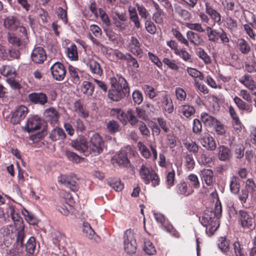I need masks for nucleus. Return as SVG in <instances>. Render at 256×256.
<instances>
[{"mask_svg": "<svg viewBox=\"0 0 256 256\" xmlns=\"http://www.w3.org/2000/svg\"><path fill=\"white\" fill-rule=\"evenodd\" d=\"M112 24L114 25V29L120 32L124 30L128 26V24L120 20H118L116 18H113Z\"/></svg>", "mask_w": 256, "mask_h": 256, "instance_id": "obj_54", "label": "nucleus"}, {"mask_svg": "<svg viewBox=\"0 0 256 256\" xmlns=\"http://www.w3.org/2000/svg\"><path fill=\"white\" fill-rule=\"evenodd\" d=\"M8 42L14 46H20L22 44V40L13 34H8Z\"/></svg>", "mask_w": 256, "mask_h": 256, "instance_id": "obj_59", "label": "nucleus"}, {"mask_svg": "<svg viewBox=\"0 0 256 256\" xmlns=\"http://www.w3.org/2000/svg\"><path fill=\"white\" fill-rule=\"evenodd\" d=\"M206 35L209 41L214 43L218 42L219 30L214 29L212 27L208 26L206 28Z\"/></svg>", "mask_w": 256, "mask_h": 256, "instance_id": "obj_37", "label": "nucleus"}, {"mask_svg": "<svg viewBox=\"0 0 256 256\" xmlns=\"http://www.w3.org/2000/svg\"><path fill=\"white\" fill-rule=\"evenodd\" d=\"M200 120L205 126L208 128L213 126L216 122L218 120L213 116L205 112L201 113Z\"/></svg>", "mask_w": 256, "mask_h": 256, "instance_id": "obj_29", "label": "nucleus"}, {"mask_svg": "<svg viewBox=\"0 0 256 256\" xmlns=\"http://www.w3.org/2000/svg\"><path fill=\"white\" fill-rule=\"evenodd\" d=\"M83 227V232L86 237L90 239H94L97 242H98L100 240V238L98 236L96 235L95 232L92 228L89 223L84 222Z\"/></svg>", "mask_w": 256, "mask_h": 256, "instance_id": "obj_23", "label": "nucleus"}, {"mask_svg": "<svg viewBox=\"0 0 256 256\" xmlns=\"http://www.w3.org/2000/svg\"><path fill=\"white\" fill-rule=\"evenodd\" d=\"M28 100L32 104L44 106L48 102L46 94L42 92H34L28 95Z\"/></svg>", "mask_w": 256, "mask_h": 256, "instance_id": "obj_11", "label": "nucleus"}, {"mask_svg": "<svg viewBox=\"0 0 256 256\" xmlns=\"http://www.w3.org/2000/svg\"><path fill=\"white\" fill-rule=\"evenodd\" d=\"M202 146L208 150L214 151L216 148L214 138L208 133L202 134L198 139Z\"/></svg>", "mask_w": 256, "mask_h": 256, "instance_id": "obj_7", "label": "nucleus"}, {"mask_svg": "<svg viewBox=\"0 0 256 256\" xmlns=\"http://www.w3.org/2000/svg\"><path fill=\"white\" fill-rule=\"evenodd\" d=\"M186 71L188 74L194 78H198L200 80L204 78V76L202 72L196 68L190 67H188Z\"/></svg>", "mask_w": 256, "mask_h": 256, "instance_id": "obj_58", "label": "nucleus"}, {"mask_svg": "<svg viewBox=\"0 0 256 256\" xmlns=\"http://www.w3.org/2000/svg\"><path fill=\"white\" fill-rule=\"evenodd\" d=\"M146 96H148L150 99H154L157 96V93L155 92L154 88L149 85L146 84L142 87Z\"/></svg>", "mask_w": 256, "mask_h": 256, "instance_id": "obj_50", "label": "nucleus"}, {"mask_svg": "<svg viewBox=\"0 0 256 256\" xmlns=\"http://www.w3.org/2000/svg\"><path fill=\"white\" fill-rule=\"evenodd\" d=\"M28 113V108L24 106H20L18 107L12 114L10 121L14 124H19L24 120Z\"/></svg>", "mask_w": 256, "mask_h": 256, "instance_id": "obj_12", "label": "nucleus"}, {"mask_svg": "<svg viewBox=\"0 0 256 256\" xmlns=\"http://www.w3.org/2000/svg\"><path fill=\"white\" fill-rule=\"evenodd\" d=\"M200 176L202 182L209 186H212L215 181L213 171L210 169L201 170Z\"/></svg>", "mask_w": 256, "mask_h": 256, "instance_id": "obj_19", "label": "nucleus"}, {"mask_svg": "<svg viewBox=\"0 0 256 256\" xmlns=\"http://www.w3.org/2000/svg\"><path fill=\"white\" fill-rule=\"evenodd\" d=\"M94 86L92 83L85 80L82 82L81 90L84 94L88 96H92L94 92Z\"/></svg>", "mask_w": 256, "mask_h": 256, "instance_id": "obj_36", "label": "nucleus"}, {"mask_svg": "<svg viewBox=\"0 0 256 256\" xmlns=\"http://www.w3.org/2000/svg\"><path fill=\"white\" fill-rule=\"evenodd\" d=\"M162 107L166 112L172 114L174 112L173 102L169 95L166 94L162 96Z\"/></svg>", "mask_w": 256, "mask_h": 256, "instance_id": "obj_28", "label": "nucleus"}, {"mask_svg": "<svg viewBox=\"0 0 256 256\" xmlns=\"http://www.w3.org/2000/svg\"><path fill=\"white\" fill-rule=\"evenodd\" d=\"M206 6V12L210 16V18L214 22V25L216 23L218 24L221 23V16L220 14L217 12L216 10L214 9L211 6L210 4L208 2L205 3Z\"/></svg>", "mask_w": 256, "mask_h": 256, "instance_id": "obj_17", "label": "nucleus"}, {"mask_svg": "<svg viewBox=\"0 0 256 256\" xmlns=\"http://www.w3.org/2000/svg\"><path fill=\"white\" fill-rule=\"evenodd\" d=\"M244 28L250 38L254 42H256V34L249 24L244 25Z\"/></svg>", "mask_w": 256, "mask_h": 256, "instance_id": "obj_64", "label": "nucleus"}, {"mask_svg": "<svg viewBox=\"0 0 256 256\" xmlns=\"http://www.w3.org/2000/svg\"><path fill=\"white\" fill-rule=\"evenodd\" d=\"M197 55L204 63L206 64H210L212 63L211 58L208 54L202 48H199L197 52Z\"/></svg>", "mask_w": 256, "mask_h": 256, "instance_id": "obj_49", "label": "nucleus"}, {"mask_svg": "<svg viewBox=\"0 0 256 256\" xmlns=\"http://www.w3.org/2000/svg\"><path fill=\"white\" fill-rule=\"evenodd\" d=\"M249 193L250 192L248 188H244L242 189L238 194V200L244 206L248 199Z\"/></svg>", "mask_w": 256, "mask_h": 256, "instance_id": "obj_53", "label": "nucleus"}, {"mask_svg": "<svg viewBox=\"0 0 256 256\" xmlns=\"http://www.w3.org/2000/svg\"><path fill=\"white\" fill-rule=\"evenodd\" d=\"M246 188H248L250 198L253 202L256 203V184L252 178H249L246 182Z\"/></svg>", "mask_w": 256, "mask_h": 256, "instance_id": "obj_30", "label": "nucleus"}, {"mask_svg": "<svg viewBox=\"0 0 256 256\" xmlns=\"http://www.w3.org/2000/svg\"><path fill=\"white\" fill-rule=\"evenodd\" d=\"M32 61L36 64H42L46 59L45 50L41 46L34 48L31 54Z\"/></svg>", "mask_w": 256, "mask_h": 256, "instance_id": "obj_14", "label": "nucleus"}, {"mask_svg": "<svg viewBox=\"0 0 256 256\" xmlns=\"http://www.w3.org/2000/svg\"><path fill=\"white\" fill-rule=\"evenodd\" d=\"M42 125L41 118L38 116H34L28 119L24 129L27 132H30L40 130Z\"/></svg>", "mask_w": 256, "mask_h": 256, "instance_id": "obj_13", "label": "nucleus"}, {"mask_svg": "<svg viewBox=\"0 0 256 256\" xmlns=\"http://www.w3.org/2000/svg\"><path fill=\"white\" fill-rule=\"evenodd\" d=\"M66 56L72 61H77L78 60V54L76 46L72 44L70 46L66 48L65 51Z\"/></svg>", "mask_w": 256, "mask_h": 256, "instance_id": "obj_27", "label": "nucleus"}, {"mask_svg": "<svg viewBox=\"0 0 256 256\" xmlns=\"http://www.w3.org/2000/svg\"><path fill=\"white\" fill-rule=\"evenodd\" d=\"M111 88L108 92V97L113 101L118 102L130 94V87L126 79L117 75L110 79Z\"/></svg>", "mask_w": 256, "mask_h": 256, "instance_id": "obj_1", "label": "nucleus"}, {"mask_svg": "<svg viewBox=\"0 0 256 256\" xmlns=\"http://www.w3.org/2000/svg\"><path fill=\"white\" fill-rule=\"evenodd\" d=\"M237 48L243 54L246 55L251 51V46L247 40L243 38H239L237 42Z\"/></svg>", "mask_w": 256, "mask_h": 256, "instance_id": "obj_24", "label": "nucleus"}, {"mask_svg": "<svg viewBox=\"0 0 256 256\" xmlns=\"http://www.w3.org/2000/svg\"><path fill=\"white\" fill-rule=\"evenodd\" d=\"M58 181L72 191L76 192L79 188V179L74 174H61L58 178Z\"/></svg>", "mask_w": 256, "mask_h": 256, "instance_id": "obj_5", "label": "nucleus"}, {"mask_svg": "<svg viewBox=\"0 0 256 256\" xmlns=\"http://www.w3.org/2000/svg\"><path fill=\"white\" fill-rule=\"evenodd\" d=\"M238 220L239 224L244 229L252 230L254 228V218L245 210H239Z\"/></svg>", "mask_w": 256, "mask_h": 256, "instance_id": "obj_6", "label": "nucleus"}, {"mask_svg": "<svg viewBox=\"0 0 256 256\" xmlns=\"http://www.w3.org/2000/svg\"><path fill=\"white\" fill-rule=\"evenodd\" d=\"M20 24L18 20L14 16H9L5 19L4 26L10 30H14L18 28Z\"/></svg>", "mask_w": 256, "mask_h": 256, "instance_id": "obj_32", "label": "nucleus"}, {"mask_svg": "<svg viewBox=\"0 0 256 256\" xmlns=\"http://www.w3.org/2000/svg\"><path fill=\"white\" fill-rule=\"evenodd\" d=\"M144 250L148 255H154L156 252L153 244L150 240H146L144 242Z\"/></svg>", "mask_w": 256, "mask_h": 256, "instance_id": "obj_55", "label": "nucleus"}, {"mask_svg": "<svg viewBox=\"0 0 256 256\" xmlns=\"http://www.w3.org/2000/svg\"><path fill=\"white\" fill-rule=\"evenodd\" d=\"M230 192L234 194L240 192V184L239 178L236 176H232L230 178Z\"/></svg>", "mask_w": 256, "mask_h": 256, "instance_id": "obj_33", "label": "nucleus"}, {"mask_svg": "<svg viewBox=\"0 0 256 256\" xmlns=\"http://www.w3.org/2000/svg\"><path fill=\"white\" fill-rule=\"evenodd\" d=\"M176 192L180 196H188L194 192V190L186 182L180 181L174 188Z\"/></svg>", "mask_w": 256, "mask_h": 256, "instance_id": "obj_9", "label": "nucleus"}, {"mask_svg": "<svg viewBox=\"0 0 256 256\" xmlns=\"http://www.w3.org/2000/svg\"><path fill=\"white\" fill-rule=\"evenodd\" d=\"M44 115L46 121L52 124L57 123L60 117L58 112L54 108L46 109L44 112Z\"/></svg>", "mask_w": 256, "mask_h": 256, "instance_id": "obj_18", "label": "nucleus"}, {"mask_svg": "<svg viewBox=\"0 0 256 256\" xmlns=\"http://www.w3.org/2000/svg\"><path fill=\"white\" fill-rule=\"evenodd\" d=\"M111 112L113 114H116L118 118L122 123L126 124L128 120V110L124 112L120 108H114Z\"/></svg>", "mask_w": 256, "mask_h": 256, "instance_id": "obj_39", "label": "nucleus"}, {"mask_svg": "<svg viewBox=\"0 0 256 256\" xmlns=\"http://www.w3.org/2000/svg\"><path fill=\"white\" fill-rule=\"evenodd\" d=\"M188 184L192 187V189H198L200 187V182L198 176L194 174H189L187 178Z\"/></svg>", "mask_w": 256, "mask_h": 256, "instance_id": "obj_40", "label": "nucleus"}, {"mask_svg": "<svg viewBox=\"0 0 256 256\" xmlns=\"http://www.w3.org/2000/svg\"><path fill=\"white\" fill-rule=\"evenodd\" d=\"M172 32L173 35L181 44H184L186 46H189L188 40L185 38L178 30L177 28H172Z\"/></svg>", "mask_w": 256, "mask_h": 256, "instance_id": "obj_48", "label": "nucleus"}, {"mask_svg": "<svg viewBox=\"0 0 256 256\" xmlns=\"http://www.w3.org/2000/svg\"><path fill=\"white\" fill-rule=\"evenodd\" d=\"M233 100L238 108L240 110L250 113L252 111L253 107L251 104H249L244 101L240 98L236 96Z\"/></svg>", "mask_w": 256, "mask_h": 256, "instance_id": "obj_22", "label": "nucleus"}, {"mask_svg": "<svg viewBox=\"0 0 256 256\" xmlns=\"http://www.w3.org/2000/svg\"><path fill=\"white\" fill-rule=\"evenodd\" d=\"M216 212L209 210H206L202 217L199 218V220L201 224L205 227L210 224H213L216 222Z\"/></svg>", "mask_w": 256, "mask_h": 256, "instance_id": "obj_15", "label": "nucleus"}, {"mask_svg": "<svg viewBox=\"0 0 256 256\" xmlns=\"http://www.w3.org/2000/svg\"><path fill=\"white\" fill-rule=\"evenodd\" d=\"M186 37L188 42H190L191 44L195 46H199L201 44L202 42V40L201 38L200 34L196 33L192 31L188 30L186 32Z\"/></svg>", "mask_w": 256, "mask_h": 256, "instance_id": "obj_31", "label": "nucleus"}, {"mask_svg": "<svg viewBox=\"0 0 256 256\" xmlns=\"http://www.w3.org/2000/svg\"><path fill=\"white\" fill-rule=\"evenodd\" d=\"M139 174L146 184L151 183L152 186L156 187L160 184L159 176L150 166L142 164L139 170Z\"/></svg>", "mask_w": 256, "mask_h": 256, "instance_id": "obj_2", "label": "nucleus"}, {"mask_svg": "<svg viewBox=\"0 0 256 256\" xmlns=\"http://www.w3.org/2000/svg\"><path fill=\"white\" fill-rule=\"evenodd\" d=\"M68 70L70 75V80L75 84H80V78L78 75V69L72 65H69Z\"/></svg>", "mask_w": 256, "mask_h": 256, "instance_id": "obj_38", "label": "nucleus"}, {"mask_svg": "<svg viewBox=\"0 0 256 256\" xmlns=\"http://www.w3.org/2000/svg\"><path fill=\"white\" fill-rule=\"evenodd\" d=\"M218 246L223 252H226L230 250V240L226 237H221L218 240Z\"/></svg>", "mask_w": 256, "mask_h": 256, "instance_id": "obj_46", "label": "nucleus"}, {"mask_svg": "<svg viewBox=\"0 0 256 256\" xmlns=\"http://www.w3.org/2000/svg\"><path fill=\"white\" fill-rule=\"evenodd\" d=\"M176 54L178 56L185 62H192V58L191 56L184 48L178 50L177 52H176Z\"/></svg>", "mask_w": 256, "mask_h": 256, "instance_id": "obj_57", "label": "nucleus"}, {"mask_svg": "<svg viewBox=\"0 0 256 256\" xmlns=\"http://www.w3.org/2000/svg\"><path fill=\"white\" fill-rule=\"evenodd\" d=\"M86 66L89 68L92 74L100 76L102 74L103 70L100 64L94 59H88Z\"/></svg>", "mask_w": 256, "mask_h": 256, "instance_id": "obj_20", "label": "nucleus"}, {"mask_svg": "<svg viewBox=\"0 0 256 256\" xmlns=\"http://www.w3.org/2000/svg\"><path fill=\"white\" fill-rule=\"evenodd\" d=\"M192 132L195 134H200L202 132V124L201 121L198 119L194 118L192 122Z\"/></svg>", "mask_w": 256, "mask_h": 256, "instance_id": "obj_61", "label": "nucleus"}, {"mask_svg": "<svg viewBox=\"0 0 256 256\" xmlns=\"http://www.w3.org/2000/svg\"><path fill=\"white\" fill-rule=\"evenodd\" d=\"M73 146L77 150L82 151L86 150L89 148V144L84 137L80 138L78 140L74 143Z\"/></svg>", "mask_w": 256, "mask_h": 256, "instance_id": "obj_42", "label": "nucleus"}, {"mask_svg": "<svg viewBox=\"0 0 256 256\" xmlns=\"http://www.w3.org/2000/svg\"><path fill=\"white\" fill-rule=\"evenodd\" d=\"M162 62L172 70H179L180 67L176 64L174 60H170L165 58L162 60Z\"/></svg>", "mask_w": 256, "mask_h": 256, "instance_id": "obj_62", "label": "nucleus"}, {"mask_svg": "<svg viewBox=\"0 0 256 256\" xmlns=\"http://www.w3.org/2000/svg\"><path fill=\"white\" fill-rule=\"evenodd\" d=\"M128 50L133 54L138 56H141L142 50L141 48V44L138 40L136 36H131L128 45Z\"/></svg>", "mask_w": 256, "mask_h": 256, "instance_id": "obj_16", "label": "nucleus"}, {"mask_svg": "<svg viewBox=\"0 0 256 256\" xmlns=\"http://www.w3.org/2000/svg\"><path fill=\"white\" fill-rule=\"evenodd\" d=\"M26 250L30 254H33L36 248V238L31 236L25 244Z\"/></svg>", "mask_w": 256, "mask_h": 256, "instance_id": "obj_44", "label": "nucleus"}, {"mask_svg": "<svg viewBox=\"0 0 256 256\" xmlns=\"http://www.w3.org/2000/svg\"><path fill=\"white\" fill-rule=\"evenodd\" d=\"M176 179V174L174 170L168 172L166 174V183L168 188H170L174 186Z\"/></svg>", "mask_w": 256, "mask_h": 256, "instance_id": "obj_43", "label": "nucleus"}, {"mask_svg": "<svg viewBox=\"0 0 256 256\" xmlns=\"http://www.w3.org/2000/svg\"><path fill=\"white\" fill-rule=\"evenodd\" d=\"M106 128L110 134H114L120 130V125L118 123L114 120H110L106 124Z\"/></svg>", "mask_w": 256, "mask_h": 256, "instance_id": "obj_45", "label": "nucleus"}, {"mask_svg": "<svg viewBox=\"0 0 256 256\" xmlns=\"http://www.w3.org/2000/svg\"><path fill=\"white\" fill-rule=\"evenodd\" d=\"M98 11V16H100L103 24L106 26H110L111 25V22L108 15L102 8H99Z\"/></svg>", "mask_w": 256, "mask_h": 256, "instance_id": "obj_52", "label": "nucleus"}, {"mask_svg": "<svg viewBox=\"0 0 256 256\" xmlns=\"http://www.w3.org/2000/svg\"><path fill=\"white\" fill-rule=\"evenodd\" d=\"M176 99L179 101H184L186 98V93L184 90L180 87H177L175 90Z\"/></svg>", "mask_w": 256, "mask_h": 256, "instance_id": "obj_63", "label": "nucleus"}, {"mask_svg": "<svg viewBox=\"0 0 256 256\" xmlns=\"http://www.w3.org/2000/svg\"><path fill=\"white\" fill-rule=\"evenodd\" d=\"M114 164H116L118 166L125 168L130 166V162L128 158V153L124 150H122L114 156L112 159Z\"/></svg>", "mask_w": 256, "mask_h": 256, "instance_id": "obj_10", "label": "nucleus"}, {"mask_svg": "<svg viewBox=\"0 0 256 256\" xmlns=\"http://www.w3.org/2000/svg\"><path fill=\"white\" fill-rule=\"evenodd\" d=\"M184 146L188 152L193 154L197 153L200 148V146L196 144V142L192 140L190 142L186 141L184 142Z\"/></svg>", "mask_w": 256, "mask_h": 256, "instance_id": "obj_47", "label": "nucleus"}, {"mask_svg": "<svg viewBox=\"0 0 256 256\" xmlns=\"http://www.w3.org/2000/svg\"><path fill=\"white\" fill-rule=\"evenodd\" d=\"M136 6L140 18L144 20L147 19L150 16V14L144 6L138 3L136 4Z\"/></svg>", "mask_w": 256, "mask_h": 256, "instance_id": "obj_56", "label": "nucleus"}, {"mask_svg": "<svg viewBox=\"0 0 256 256\" xmlns=\"http://www.w3.org/2000/svg\"><path fill=\"white\" fill-rule=\"evenodd\" d=\"M195 112L194 108L188 104H183L179 108V112L187 118L193 116Z\"/></svg>", "mask_w": 256, "mask_h": 256, "instance_id": "obj_35", "label": "nucleus"}, {"mask_svg": "<svg viewBox=\"0 0 256 256\" xmlns=\"http://www.w3.org/2000/svg\"><path fill=\"white\" fill-rule=\"evenodd\" d=\"M108 184L110 187L114 189L116 191L120 192L124 188V184L119 180H111Z\"/></svg>", "mask_w": 256, "mask_h": 256, "instance_id": "obj_60", "label": "nucleus"}, {"mask_svg": "<svg viewBox=\"0 0 256 256\" xmlns=\"http://www.w3.org/2000/svg\"><path fill=\"white\" fill-rule=\"evenodd\" d=\"M50 71L53 78L56 80H62L65 78L66 70L64 64L61 62L54 63L50 67Z\"/></svg>", "mask_w": 256, "mask_h": 256, "instance_id": "obj_8", "label": "nucleus"}, {"mask_svg": "<svg viewBox=\"0 0 256 256\" xmlns=\"http://www.w3.org/2000/svg\"><path fill=\"white\" fill-rule=\"evenodd\" d=\"M230 146L231 147L235 146L234 151L236 158L240 159L244 156V148L243 145L240 144H235L234 142L232 141L230 144Z\"/></svg>", "mask_w": 256, "mask_h": 256, "instance_id": "obj_41", "label": "nucleus"}, {"mask_svg": "<svg viewBox=\"0 0 256 256\" xmlns=\"http://www.w3.org/2000/svg\"><path fill=\"white\" fill-rule=\"evenodd\" d=\"M218 158L220 160L226 161L232 157V153L230 148L224 145H220L218 147Z\"/></svg>", "mask_w": 256, "mask_h": 256, "instance_id": "obj_21", "label": "nucleus"}, {"mask_svg": "<svg viewBox=\"0 0 256 256\" xmlns=\"http://www.w3.org/2000/svg\"><path fill=\"white\" fill-rule=\"evenodd\" d=\"M238 80L249 90L254 88L256 84V82L252 79V76L248 74H246L242 76Z\"/></svg>", "mask_w": 256, "mask_h": 256, "instance_id": "obj_34", "label": "nucleus"}, {"mask_svg": "<svg viewBox=\"0 0 256 256\" xmlns=\"http://www.w3.org/2000/svg\"><path fill=\"white\" fill-rule=\"evenodd\" d=\"M186 162L185 166L188 170H192L195 166V162L192 155L187 154L184 157Z\"/></svg>", "mask_w": 256, "mask_h": 256, "instance_id": "obj_51", "label": "nucleus"}, {"mask_svg": "<svg viewBox=\"0 0 256 256\" xmlns=\"http://www.w3.org/2000/svg\"><path fill=\"white\" fill-rule=\"evenodd\" d=\"M66 136V134L64 130L58 127L54 128L49 135L50 138L54 142L64 140Z\"/></svg>", "mask_w": 256, "mask_h": 256, "instance_id": "obj_26", "label": "nucleus"}, {"mask_svg": "<svg viewBox=\"0 0 256 256\" xmlns=\"http://www.w3.org/2000/svg\"><path fill=\"white\" fill-rule=\"evenodd\" d=\"M88 144L91 154L96 156L102 152L104 142L99 134H94L90 137Z\"/></svg>", "mask_w": 256, "mask_h": 256, "instance_id": "obj_3", "label": "nucleus"}, {"mask_svg": "<svg viewBox=\"0 0 256 256\" xmlns=\"http://www.w3.org/2000/svg\"><path fill=\"white\" fill-rule=\"evenodd\" d=\"M124 248L125 252L130 254L135 253L137 244L133 230H127L124 235Z\"/></svg>", "mask_w": 256, "mask_h": 256, "instance_id": "obj_4", "label": "nucleus"}, {"mask_svg": "<svg viewBox=\"0 0 256 256\" xmlns=\"http://www.w3.org/2000/svg\"><path fill=\"white\" fill-rule=\"evenodd\" d=\"M74 108L78 116L84 118H88V112L84 108L82 102L80 100H78L74 102Z\"/></svg>", "mask_w": 256, "mask_h": 256, "instance_id": "obj_25", "label": "nucleus"}]
</instances>
